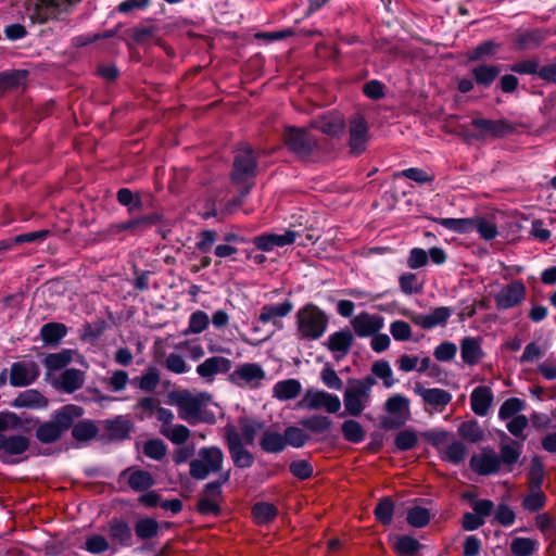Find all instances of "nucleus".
Segmentation results:
<instances>
[{
    "label": "nucleus",
    "mask_w": 556,
    "mask_h": 556,
    "mask_svg": "<svg viewBox=\"0 0 556 556\" xmlns=\"http://www.w3.org/2000/svg\"><path fill=\"white\" fill-rule=\"evenodd\" d=\"M458 434L470 443H477L483 439L484 432L476 419H470L458 426Z\"/></svg>",
    "instance_id": "nucleus-52"
},
{
    "label": "nucleus",
    "mask_w": 556,
    "mask_h": 556,
    "mask_svg": "<svg viewBox=\"0 0 556 556\" xmlns=\"http://www.w3.org/2000/svg\"><path fill=\"white\" fill-rule=\"evenodd\" d=\"M290 473L299 480H308L314 475V467L307 459H296L289 464Z\"/></svg>",
    "instance_id": "nucleus-64"
},
{
    "label": "nucleus",
    "mask_w": 556,
    "mask_h": 556,
    "mask_svg": "<svg viewBox=\"0 0 556 556\" xmlns=\"http://www.w3.org/2000/svg\"><path fill=\"white\" fill-rule=\"evenodd\" d=\"M452 315V309L447 306L435 307L430 314H412L410 320L421 327L422 329L430 330L439 326H445Z\"/></svg>",
    "instance_id": "nucleus-26"
},
{
    "label": "nucleus",
    "mask_w": 556,
    "mask_h": 556,
    "mask_svg": "<svg viewBox=\"0 0 556 556\" xmlns=\"http://www.w3.org/2000/svg\"><path fill=\"white\" fill-rule=\"evenodd\" d=\"M304 429L315 433H323L329 430L332 426V420L328 416L314 415L301 420Z\"/></svg>",
    "instance_id": "nucleus-58"
},
{
    "label": "nucleus",
    "mask_w": 556,
    "mask_h": 556,
    "mask_svg": "<svg viewBox=\"0 0 556 556\" xmlns=\"http://www.w3.org/2000/svg\"><path fill=\"white\" fill-rule=\"evenodd\" d=\"M298 232L293 230H287L282 235L264 232L251 239V242L255 245L257 250L263 252L273 251L274 248L286 247L293 244L295 242Z\"/></svg>",
    "instance_id": "nucleus-23"
},
{
    "label": "nucleus",
    "mask_w": 556,
    "mask_h": 556,
    "mask_svg": "<svg viewBox=\"0 0 556 556\" xmlns=\"http://www.w3.org/2000/svg\"><path fill=\"white\" fill-rule=\"evenodd\" d=\"M260 448L267 454H280L286 450L283 433L266 428L260 439Z\"/></svg>",
    "instance_id": "nucleus-38"
},
{
    "label": "nucleus",
    "mask_w": 556,
    "mask_h": 556,
    "mask_svg": "<svg viewBox=\"0 0 556 556\" xmlns=\"http://www.w3.org/2000/svg\"><path fill=\"white\" fill-rule=\"evenodd\" d=\"M230 479V470L222 472L218 479L206 483L203 486L202 495L197 502V511L200 515L207 516H219L222 514V507L219 501H223V485L226 484Z\"/></svg>",
    "instance_id": "nucleus-8"
},
{
    "label": "nucleus",
    "mask_w": 556,
    "mask_h": 556,
    "mask_svg": "<svg viewBox=\"0 0 556 556\" xmlns=\"http://www.w3.org/2000/svg\"><path fill=\"white\" fill-rule=\"evenodd\" d=\"M369 127L365 116L355 113L349 119V149L354 156H359L367 149Z\"/></svg>",
    "instance_id": "nucleus-13"
},
{
    "label": "nucleus",
    "mask_w": 556,
    "mask_h": 556,
    "mask_svg": "<svg viewBox=\"0 0 556 556\" xmlns=\"http://www.w3.org/2000/svg\"><path fill=\"white\" fill-rule=\"evenodd\" d=\"M157 33L155 25H139L126 30L127 36L137 45L147 42L152 36Z\"/></svg>",
    "instance_id": "nucleus-61"
},
{
    "label": "nucleus",
    "mask_w": 556,
    "mask_h": 556,
    "mask_svg": "<svg viewBox=\"0 0 556 556\" xmlns=\"http://www.w3.org/2000/svg\"><path fill=\"white\" fill-rule=\"evenodd\" d=\"M395 504L390 496L381 497L375 508L374 516L382 526H390L393 520Z\"/></svg>",
    "instance_id": "nucleus-47"
},
{
    "label": "nucleus",
    "mask_w": 556,
    "mask_h": 556,
    "mask_svg": "<svg viewBox=\"0 0 556 556\" xmlns=\"http://www.w3.org/2000/svg\"><path fill=\"white\" fill-rule=\"evenodd\" d=\"M225 443L233 466L239 469H247L253 466L255 462L254 455L242 444L241 437L232 425L225 427Z\"/></svg>",
    "instance_id": "nucleus-10"
},
{
    "label": "nucleus",
    "mask_w": 556,
    "mask_h": 556,
    "mask_svg": "<svg viewBox=\"0 0 556 556\" xmlns=\"http://www.w3.org/2000/svg\"><path fill=\"white\" fill-rule=\"evenodd\" d=\"M309 126L327 136L338 138L344 132L346 125L344 116L339 111L332 110L314 117Z\"/></svg>",
    "instance_id": "nucleus-18"
},
{
    "label": "nucleus",
    "mask_w": 556,
    "mask_h": 556,
    "mask_svg": "<svg viewBox=\"0 0 556 556\" xmlns=\"http://www.w3.org/2000/svg\"><path fill=\"white\" fill-rule=\"evenodd\" d=\"M125 477H128V485L135 492H146L155 484L152 473L143 469L128 467L119 473L118 479L121 480Z\"/></svg>",
    "instance_id": "nucleus-30"
},
{
    "label": "nucleus",
    "mask_w": 556,
    "mask_h": 556,
    "mask_svg": "<svg viewBox=\"0 0 556 556\" xmlns=\"http://www.w3.org/2000/svg\"><path fill=\"white\" fill-rule=\"evenodd\" d=\"M232 368V361L224 356H211L199 364L197 374L206 382H213L218 374H229Z\"/></svg>",
    "instance_id": "nucleus-25"
},
{
    "label": "nucleus",
    "mask_w": 556,
    "mask_h": 556,
    "mask_svg": "<svg viewBox=\"0 0 556 556\" xmlns=\"http://www.w3.org/2000/svg\"><path fill=\"white\" fill-rule=\"evenodd\" d=\"M388 415L379 417V427L386 431L400 429L410 418V401L401 393L392 394L383 404Z\"/></svg>",
    "instance_id": "nucleus-6"
},
{
    "label": "nucleus",
    "mask_w": 556,
    "mask_h": 556,
    "mask_svg": "<svg viewBox=\"0 0 556 556\" xmlns=\"http://www.w3.org/2000/svg\"><path fill=\"white\" fill-rule=\"evenodd\" d=\"M210 324V318L207 314L203 311H195L193 312L188 321V328L184 330V334L188 336L191 333L198 334L203 332Z\"/></svg>",
    "instance_id": "nucleus-59"
},
{
    "label": "nucleus",
    "mask_w": 556,
    "mask_h": 556,
    "mask_svg": "<svg viewBox=\"0 0 556 556\" xmlns=\"http://www.w3.org/2000/svg\"><path fill=\"white\" fill-rule=\"evenodd\" d=\"M526 292V286L521 280L509 282L494 296L496 308L498 311H506L518 306L525 300Z\"/></svg>",
    "instance_id": "nucleus-19"
},
{
    "label": "nucleus",
    "mask_w": 556,
    "mask_h": 556,
    "mask_svg": "<svg viewBox=\"0 0 556 556\" xmlns=\"http://www.w3.org/2000/svg\"><path fill=\"white\" fill-rule=\"evenodd\" d=\"M85 382V372L76 368L65 369L53 382V387L64 393L72 394L79 390Z\"/></svg>",
    "instance_id": "nucleus-32"
},
{
    "label": "nucleus",
    "mask_w": 556,
    "mask_h": 556,
    "mask_svg": "<svg viewBox=\"0 0 556 556\" xmlns=\"http://www.w3.org/2000/svg\"><path fill=\"white\" fill-rule=\"evenodd\" d=\"M302 392V384L298 379L289 378L276 382L273 387V396L279 401H290Z\"/></svg>",
    "instance_id": "nucleus-39"
},
{
    "label": "nucleus",
    "mask_w": 556,
    "mask_h": 556,
    "mask_svg": "<svg viewBox=\"0 0 556 556\" xmlns=\"http://www.w3.org/2000/svg\"><path fill=\"white\" fill-rule=\"evenodd\" d=\"M369 396L353 384L345 389L343 403L346 414L353 417L359 416L367 406Z\"/></svg>",
    "instance_id": "nucleus-33"
},
{
    "label": "nucleus",
    "mask_w": 556,
    "mask_h": 556,
    "mask_svg": "<svg viewBox=\"0 0 556 556\" xmlns=\"http://www.w3.org/2000/svg\"><path fill=\"white\" fill-rule=\"evenodd\" d=\"M514 445H518L516 441H511V444H502L500 446V466H504L507 472L513 470V466L518 463L521 455V451Z\"/></svg>",
    "instance_id": "nucleus-49"
},
{
    "label": "nucleus",
    "mask_w": 556,
    "mask_h": 556,
    "mask_svg": "<svg viewBox=\"0 0 556 556\" xmlns=\"http://www.w3.org/2000/svg\"><path fill=\"white\" fill-rule=\"evenodd\" d=\"M136 386L146 391L153 392L160 383V372L155 367H149L139 378L134 379Z\"/></svg>",
    "instance_id": "nucleus-56"
},
{
    "label": "nucleus",
    "mask_w": 556,
    "mask_h": 556,
    "mask_svg": "<svg viewBox=\"0 0 556 556\" xmlns=\"http://www.w3.org/2000/svg\"><path fill=\"white\" fill-rule=\"evenodd\" d=\"M493 392L486 386H479L475 388L470 394L471 410L478 416H485L493 403Z\"/></svg>",
    "instance_id": "nucleus-34"
},
{
    "label": "nucleus",
    "mask_w": 556,
    "mask_h": 556,
    "mask_svg": "<svg viewBox=\"0 0 556 556\" xmlns=\"http://www.w3.org/2000/svg\"><path fill=\"white\" fill-rule=\"evenodd\" d=\"M424 545L415 538L402 534L396 535L393 549L397 556H416Z\"/></svg>",
    "instance_id": "nucleus-45"
},
{
    "label": "nucleus",
    "mask_w": 556,
    "mask_h": 556,
    "mask_svg": "<svg viewBox=\"0 0 556 556\" xmlns=\"http://www.w3.org/2000/svg\"><path fill=\"white\" fill-rule=\"evenodd\" d=\"M251 516L257 526L271 523L278 516V508L273 503L257 502L251 508Z\"/></svg>",
    "instance_id": "nucleus-43"
},
{
    "label": "nucleus",
    "mask_w": 556,
    "mask_h": 556,
    "mask_svg": "<svg viewBox=\"0 0 556 556\" xmlns=\"http://www.w3.org/2000/svg\"><path fill=\"white\" fill-rule=\"evenodd\" d=\"M293 307L294 305L290 300H285L283 302L276 305L265 304L261 308L258 321L262 324L273 323V325L278 326L280 323L277 320V318L288 316L292 312Z\"/></svg>",
    "instance_id": "nucleus-35"
},
{
    "label": "nucleus",
    "mask_w": 556,
    "mask_h": 556,
    "mask_svg": "<svg viewBox=\"0 0 556 556\" xmlns=\"http://www.w3.org/2000/svg\"><path fill=\"white\" fill-rule=\"evenodd\" d=\"M431 520V513L428 508L421 506H413L407 509L406 521L414 528H424Z\"/></svg>",
    "instance_id": "nucleus-55"
},
{
    "label": "nucleus",
    "mask_w": 556,
    "mask_h": 556,
    "mask_svg": "<svg viewBox=\"0 0 556 556\" xmlns=\"http://www.w3.org/2000/svg\"><path fill=\"white\" fill-rule=\"evenodd\" d=\"M48 405L49 400L37 389L22 391L10 402L14 408L45 409Z\"/></svg>",
    "instance_id": "nucleus-31"
},
{
    "label": "nucleus",
    "mask_w": 556,
    "mask_h": 556,
    "mask_svg": "<svg viewBox=\"0 0 556 556\" xmlns=\"http://www.w3.org/2000/svg\"><path fill=\"white\" fill-rule=\"evenodd\" d=\"M40 376V367L36 362H15L11 365L9 382L14 388L33 384Z\"/></svg>",
    "instance_id": "nucleus-20"
},
{
    "label": "nucleus",
    "mask_w": 556,
    "mask_h": 556,
    "mask_svg": "<svg viewBox=\"0 0 556 556\" xmlns=\"http://www.w3.org/2000/svg\"><path fill=\"white\" fill-rule=\"evenodd\" d=\"M414 392L422 399L425 404L432 406L440 413L443 412L452 401V394L440 388L426 389L420 383H416Z\"/></svg>",
    "instance_id": "nucleus-28"
},
{
    "label": "nucleus",
    "mask_w": 556,
    "mask_h": 556,
    "mask_svg": "<svg viewBox=\"0 0 556 556\" xmlns=\"http://www.w3.org/2000/svg\"><path fill=\"white\" fill-rule=\"evenodd\" d=\"M418 443V437L413 430H401L394 438V445L401 452L413 450Z\"/></svg>",
    "instance_id": "nucleus-63"
},
{
    "label": "nucleus",
    "mask_w": 556,
    "mask_h": 556,
    "mask_svg": "<svg viewBox=\"0 0 556 556\" xmlns=\"http://www.w3.org/2000/svg\"><path fill=\"white\" fill-rule=\"evenodd\" d=\"M295 324L300 339L318 340L327 331L329 317L318 305L308 302L296 312Z\"/></svg>",
    "instance_id": "nucleus-3"
},
{
    "label": "nucleus",
    "mask_w": 556,
    "mask_h": 556,
    "mask_svg": "<svg viewBox=\"0 0 556 556\" xmlns=\"http://www.w3.org/2000/svg\"><path fill=\"white\" fill-rule=\"evenodd\" d=\"M475 219L476 218H437L434 220L451 231L468 233L472 232L475 229Z\"/></svg>",
    "instance_id": "nucleus-50"
},
{
    "label": "nucleus",
    "mask_w": 556,
    "mask_h": 556,
    "mask_svg": "<svg viewBox=\"0 0 556 556\" xmlns=\"http://www.w3.org/2000/svg\"><path fill=\"white\" fill-rule=\"evenodd\" d=\"M68 328L65 324L50 321L41 326L40 337L45 346L55 348L67 336Z\"/></svg>",
    "instance_id": "nucleus-37"
},
{
    "label": "nucleus",
    "mask_w": 556,
    "mask_h": 556,
    "mask_svg": "<svg viewBox=\"0 0 556 556\" xmlns=\"http://www.w3.org/2000/svg\"><path fill=\"white\" fill-rule=\"evenodd\" d=\"M525 407L526 402L523 400L519 397H509L502 403L498 409V418L501 420H507L519 415L518 413L523 410Z\"/></svg>",
    "instance_id": "nucleus-57"
},
{
    "label": "nucleus",
    "mask_w": 556,
    "mask_h": 556,
    "mask_svg": "<svg viewBox=\"0 0 556 556\" xmlns=\"http://www.w3.org/2000/svg\"><path fill=\"white\" fill-rule=\"evenodd\" d=\"M544 28L519 29L514 35V45L518 50H533L539 48L548 37Z\"/></svg>",
    "instance_id": "nucleus-27"
},
{
    "label": "nucleus",
    "mask_w": 556,
    "mask_h": 556,
    "mask_svg": "<svg viewBox=\"0 0 556 556\" xmlns=\"http://www.w3.org/2000/svg\"><path fill=\"white\" fill-rule=\"evenodd\" d=\"M266 378V372L258 363H243L228 374L227 381L239 388L255 389Z\"/></svg>",
    "instance_id": "nucleus-11"
},
{
    "label": "nucleus",
    "mask_w": 556,
    "mask_h": 556,
    "mask_svg": "<svg viewBox=\"0 0 556 556\" xmlns=\"http://www.w3.org/2000/svg\"><path fill=\"white\" fill-rule=\"evenodd\" d=\"M210 399L211 395L206 392H201L197 395H193L190 392L179 394L176 403L179 408L180 418L187 420L192 426L199 422H205L208 425L215 424V414L211 410L204 409V406Z\"/></svg>",
    "instance_id": "nucleus-4"
},
{
    "label": "nucleus",
    "mask_w": 556,
    "mask_h": 556,
    "mask_svg": "<svg viewBox=\"0 0 556 556\" xmlns=\"http://www.w3.org/2000/svg\"><path fill=\"white\" fill-rule=\"evenodd\" d=\"M241 433V440L243 445H252L255 438L264 427L265 422L248 416H241L238 419Z\"/></svg>",
    "instance_id": "nucleus-42"
},
{
    "label": "nucleus",
    "mask_w": 556,
    "mask_h": 556,
    "mask_svg": "<svg viewBox=\"0 0 556 556\" xmlns=\"http://www.w3.org/2000/svg\"><path fill=\"white\" fill-rule=\"evenodd\" d=\"M470 469L479 476L496 475L501 470L498 455L494 450L484 447L479 454H473L469 460Z\"/></svg>",
    "instance_id": "nucleus-21"
},
{
    "label": "nucleus",
    "mask_w": 556,
    "mask_h": 556,
    "mask_svg": "<svg viewBox=\"0 0 556 556\" xmlns=\"http://www.w3.org/2000/svg\"><path fill=\"white\" fill-rule=\"evenodd\" d=\"M471 125L482 135V141H485L489 138H504L515 131V126L506 118H473L471 121Z\"/></svg>",
    "instance_id": "nucleus-17"
},
{
    "label": "nucleus",
    "mask_w": 556,
    "mask_h": 556,
    "mask_svg": "<svg viewBox=\"0 0 556 556\" xmlns=\"http://www.w3.org/2000/svg\"><path fill=\"white\" fill-rule=\"evenodd\" d=\"M103 432L99 440L103 442H122L130 438L134 424L128 416L118 415L112 419L101 421Z\"/></svg>",
    "instance_id": "nucleus-16"
},
{
    "label": "nucleus",
    "mask_w": 556,
    "mask_h": 556,
    "mask_svg": "<svg viewBox=\"0 0 556 556\" xmlns=\"http://www.w3.org/2000/svg\"><path fill=\"white\" fill-rule=\"evenodd\" d=\"M283 143L288 151L300 161H311L319 150V142L307 129L296 126H287L282 134Z\"/></svg>",
    "instance_id": "nucleus-5"
},
{
    "label": "nucleus",
    "mask_w": 556,
    "mask_h": 556,
    "mask_svg": "<svg viewBox=\"0 0 556 556\" xmlns=\"http://www.w3.org/2000/svg\"><path fill=\"white\" fill-rule=\"evenodd\" d=\"M50 235V230L41 229L17 235L12 238L0 240V254L4 251L11 250L15 244L42 242Z\"/></svg>",
    "instance_id": "nucleus-40"
},
{
    "label": "nucleus",
    "mask_w": 556,
    "mask_h": 556,
    "mask_svg": "<svg viewBox=\"0 0 556 556\" xmlns=\"http://www.w3.org/2000/svg\"><path fill=\"white\" fill-rule=\"evenodd\" d=\"M501 45L492 39L484 40L467 52L469 62H480L495 56Z\"/></svg>",
    "instance_id": "nucleus-44"
},
{
    "label": "nucleus",
    "mask_w": 556,
    "mask_h": 556,
    "mask_svg": "<svg viewBox=\"0 0 556 556\" xmlns=\"http://www.w3.org/2000/svg\"><path fill=\"white\" fill-rule=\"evenodd\" d=\"M341 431L345 441L350 443H361L366 435L362 425L355 419H348L342 422Z\"/></svg>",
    "instance_id": "nucleus-51"
},
{
    "label": "nucleus",
    "mask_w": 556,
    "mask_h": 556,
    "mask_svg": "<svg viewBox=\"0 0 556 556\" xmlns=\"http://www.w3.org/2000/svg\"><path fill=\"white\" fill-rule=\"evenodd\" d=\"M118 203L128 208L130 214L141 211L142 200L138 193H134L128 188H121L116 193Z\"/></svg>",
    "instance_id": "nucleus-54"
},
{
    "label": "nucleus",
    "mask_w": 556,
    "mask_h": 556,
    "mask_svg": "<svg viewBox=\"0 0 556 556\" xmlns=\"http://www.w3.org/2000/svg\"><path fill=\"white\" fill-rule=\"evenodd\" d=\"M4 410L0 412V460L4 464H16L18 460L8 457L20 456L30 447V439L24 434H4L7 424Z\"/></svg>",
    "instance_id": "nucleus-9"
},
{
    "label": "nucleus",
    "mask_w": 556,
    "mask_h": 556,
    "mask_svg": "<svg viewBox=\"0 0 556 556\" xmlns=\"http://www.w3.org/2000/svg\"><path fill=\"white\" fill-rule=\"evenodd\" d=\"M257 170V161L251 148L240 150L233 157L230 179L235 185H244L254 179Z\"/></svg>",
    "instance_id": "nucleus-12"
},
{
    "label": "nucleus",
    "mask_w": 556,
    "mask_h": 556,
    "mask_svg": "<svg viewBox=\"0 0 556 556\" xmlns=\"http://www.w3.org/2000/svg\"><path fill=\"white\" fill-rule=\"evenodd\" d=\"M74 351L63 349L58 353H49L42 361V364L49 371H58L65 368L73 361Z\"/></svg>",
    "instance_id": "nucleus-46"
},
{
    "label": "nucleus",
    "mask_w": 556,
    "mask_h": 556,
    "mask_svg": "<svg viewBox=\"0 0 556 556\" xmlns=\"http://www.w3.org/2000/svg\"><path fill=\"white\" fill-rule=\"evenodd\" d=\"M354 343V334L348 329H341L331 333L324 345L333 354L337 362L342 361L351 351Z\"/></svg>",
    "instance_id": "nucleus-22"
},
{
    "label": "nucleus",
    "mask_w": 556,
    "mask_h": 556,
    "mask_svg": "<svg viewBox=\"0 0 556 556\" xmlns=\"http://www.w3.org/2000/svg\"><path fill=\"white\" fill-rule=\"evenodd\" d=\"M351 326L359 338H368L383 328V317L362 312L351 319Z\"/></svg>",
    "instance_id": "nucleus-24"
},
{
    "label": "nucleus",
    "mask_w": 556,
    "mask_h": 556,
    "mask_svg": "<svg viewBox=\"0 0 556 556\" xmlns=\"http://www.w3.org/2000/svg\"><path fill=\"white\" fill-rule=\"evenodd\" d=\"M225 455L219 446H203L198 452V458L189 463V473L195 480H205L210 473L223 469Z\"/></svg>",
    "instance_id": "nucleus-7"
},
{
    "label": "nucleus",
    "mask_w": 556,
    "mask_h": 556,
    "mask_svg": "<svg viewBox=\"0 0 556 556\" xmlns=\"http://www.w3.org/2000/svg\"><path fill=\"white\" fill-rule=\"evenodd\" d=\"M502 72L501 64H490L485 62L478 63L470 68V75L476 81V86L481 89H489L498 78Z\"/></svg>",
    "instance_id": "nucleus-29"
},
{
    "label": "nucleus",
    "mask_w": 556,
    "mask_h": 556,
    "mask_svg": "<svg viewBox=\"0 0 556 556\" xmlns=\"http://www.w3.org/2000/svg\"><path fill=\"white\" fill-rule=\"evenodd\" d=\"M528 481L531 490H541L544 481V465L539 456H534L531 460Z\"/></svg>",
    "instance_id": "nucleus-60"
},
{
    "label": "nucleus",
    "mask_w": 556,
    "mask_h": 556,
    "mask_svg": "<svg viewBox=\"0 0 556 556\" xmlns=\"http://www.w3.org/2000/svg\"><path fill=\"white\" fill-rule=\"evenodd\" d=\"M371 372L382 379L383 386L387 389L392 388L396 380L393 378V371L391 369L390 364L387 361H377L371 366Z\"/></svg>",
    "instance_id": "nucleus-62"
},
{
    "label": "nucleus",
    "mask_w": 556,
    "mask_h": 556,
    "mask_svg": "<svg viewBox=\"0 0 556 556\" xmlns=\"http://www.w3.org/2000/svg\"><path fill=\"white\" fill-rule=\"evenodd\" d=\"M27 71L11 70L0 73V91L17 89L27 77Z\"/></svg>",
    "instance_id": "nucleus-48"
},
{
    "label": "nucleus",
    "mask_w": 556,
    "mask_h": 556,
    "mask_svg": "<svg viewBox=\"0 0 556 556\" xmlns=\"http://www.w3.org/2000/svg\"><path fill=\"white\" fill-rule=\"evenodd\" d=\"M300 408L320 409L325 408L329 414H336L341 408V401L338 395L323 390L308 389L303 399L298 403Z\"/></svg>",
    "instance_id": "nucleus-14"
},
{
    "label": "nucleus",
    "mask_w": 556,
    "mask_h": 556,
    "mask_svg": "<svg viewBox=\"0 0 556 556\" xmlns=\"http://www.w3.org/2000/svg\"><path fill=\"white\" fill-rule=\"evenodd\" d=\"M460 356L465 364L469 366L477 365L484 356L480 339L475 337H465L460 341Z\"/></svg>",
    "instance_id": "nucleus-36"
},
{
    "label": "nucleus",
    "mask_w": 556,
    "mask_h": 556,
    "mask_svg": "<svg viewBox=\"0 0 556 556\" xmlns=\"http://www.w3.org/2000/svg\"><path fill=\"white\" fill-rule=\"evenodd\" d=\"M285 443L287 446H292L294 448L303 447L309 440L311 437L303 429L289 426L283 431Z\"/></svg>",
    "instance_id": "nucleus-53"
},
{
    "label": "nucleus",
    "mask_w": 556,
    "mask_h": 556,
    "mask_svg": "<svg viewBox=\"0 0 556 556\" xmlns=\"http://www.w3.org/2000/svg\"><path fill=\"white\" fill-rule=\"evenodd\" d=\"M71 0H26L25 12L31 24H47L49 22H64L61 29L68 34L74 25L66 21L64 15L68 13Z\"/></svg>",
    "instance_id": "nucleus-2"
},
{
    "label": "nucleus",
    "mask_w": 556,
    "mask_h": 556,
    "mask_svg": "<svg viewBox=\"0 0 556 556\" xmlns=\"http://www.w3.org/2000/svg\"><path fill=\"white\" fill-rule=\"evenodd\" d=\"M106 533L113 552L118 548L131 547L135 544L129 522L121 517H113L109 520Z\"/></svg>",
    "instance_id": "nucleus-15"
},
{
    "label": "nucleus",
    "mask_w": 556,
    "mask_h": 556,
    "mask_svg": "<svg viewBox=\"0 0 556 556\" xmlns=\"http://www.w3.org/2000/svg\"><path fill=\"white\" fill-rule=\"evenodd\" d=\"M161 525L152 517H142L135 521L134 533L140 541H150L156 538L160 533Z\"/></svg>",
    "instance_id": "nucleus-41"
},
{
    "label": "nucleus",
    "mask_w": 556,
    "mask_h": 556,
    "mask_svg": "<svg viewBox=\"0 0 556 556\" xmlns=\"http://www.w3.org/2000/svg\"><path fill=\"white\" fill-rule=\"evenodd\" d=\"M85 409L76 404H65L55 409L51 418L42 422L35 431V437L41 444H52L62 439L71 430L72 438L77 443H86L100 437L96 421L80 419Z\"/></svg>",
    "instance_id": "nucleus-1"
}]
</instances>
